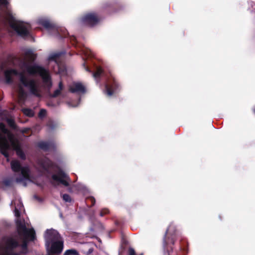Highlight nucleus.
I'll return each instance as SVG.
<instances>
[{"instance_id": "14", "label": "nucleus", "mask_w": 255, "mask_h": 255, "mask_svg": "<svg viewBox=\"0 0 255 255\" xmlns=\"http://www.w3.org/2000/svg\"><path fill=\"white\" fill-rule=\"evenodd\" d=\"M38 23L46 28H49L52 27V24L47 19L41 18L38 20Z\"/></svg>"}, {"instance_id": "17", "label": "nucleus", "mask_w": 255, "mask_h": 255, "mask_svg": "<svg viewBox=\"0 0 255 255\" xmlns=\"http://www.w3.org/2000/svg\"><path fill=\"white\" fill-rule=\"evenodd\" d=\"M6 121L8 125L12 128H15V125L14 123V120L12 118H6Z\"/></svg>"}, {"instance_id": "3", "label": "nucleus", "mask_w": 255, "mask_h": 255, "mask_svg": "<svg viewBox=\"0 0 255 255\" xmlns=\"http://www.w3.org/2000/svg\"><path fill=\"white\" fill-rule=\"evenodd\" d=\"M0 149L1 153L5 157H8L11 152L15 150L17 155L24 159L25 155L20 148L19 141L6 128L3 124H0Z\"/></svg>"}, {"instance_id": "12", "label": "nucleus", "mask_w": 255, "mask_h": 255, "mask_svg": "<svg viewBox=\"0 0 255 255\" xmlns=\"http://www.w3.org/2000/svg\"><path fill=\"white\" fill-rule=\"evenodd\" d=\"M61 55L60 53H54L50 55L49 56V60L50 61H54L56 64L57 65V66L59 67V65L58 64V61L59 59V57Z\"/></svg>"}, {"instance_id": "11", "label": "nucleus", "mask_w": 255, "mask_h": 255, "mask_svg": "<svg viewBox=\"0 0 255 255\" xmlns=\"http://www.w3.org/2000/svg\"><path fill=\"white\" fill-rule=\"evenodd\" d=\"M38 164L44 170L47 171H48L49 168L52 166L51 161L47 158L39 160Z\"/></svg>"}, {"instance_id": "19", "label": "nucleus", "mask_w": 255, "mask_h": 255, "mask_svg": "<svg viewBox=\"0 0 255 255\" xmlns=\"http://www.w3.org/2000/svg\"><path fill=\"white\" fill-rule=\"evenodd\" d=\"M22 112L24 115L29 117H32L33 115V111L29 109H23Z\"/></svg>"}, {"instance_id": "23", "label": "nucleus", "mask_w": 255, "mask_h": 255, "mask_svg": "<svg viewBox=\"0 0 255 255\" xmlns=\"http://www.w3.org/2000/svg\"><path fill=\"white\" fill-rule=\"evenodd\" d=\"M128 255H135V252L132 248H130L128 250Z\"/></svg>"}, {"instance_id": "21", "label": "nucleus", "mask_w": 255, "mask_h": 255, "mask_svg": "<svg viewBox=\"0 0 255 255\" xmlns=\"http://www.w3.org/2000/svg\"><path fill=\"white\" fill-rule=\"evenodd\" d=\"M62 198H63V199L65 202H70L71 201V198H70V196L69 195H68V194H63V196H62Z\"/></svg>"}, {"instance_id": "25", "label": "nucleus", "mask_w": 255, "mask_h": 255, "mask_svg": "<svg viewBox=\"0 0 255 255\" xmlns=\"http://www.w3.org/2000/svg\"><path fill=\"white\" fill-rule=\"evenodd\" d=\"M171 226L169 227V228L167 230L166 232V234L171 233Z\"/></svg>"}, {"instance_id": "30", "label": "nucleus", "mask_w": 255, "mask_h": 255, "mask_svg": "<svg viewBox=\"0 0 255 255\" xmlns=\"http://www.w3.org/2000/svg\"><path fill=\"white\" fill-rule=\"evenodd\" d=\"M119 255H121L120 254H119Z\"/></svg>"}, {"instance_id": "2", "label": "nucleus", "mask_w": 255, "mask_h": 255, "mask_svg": "<svg viewBox=\"0 0 255 255\" xmlns=\"http://www.w3.org/2000/svg\"><path fill=\"white\" fill-rule=\"evenodd\" d=\"M11 205L14 207L18 238H3L0 244V255H24L27 252V242L33 241L35 238V232L33 228H28V223L19 219L23 207L21 200L15 199L11 202Z\"/></svg>"}, {"instance_id": "5", "label": "nucleus", "mask_w": 255, "mask_h": 255, "mask_svg": "<svg viewBox=\"0 0 255 255\" xmlns=\"http://www.w3.org/2000/svg\"><path fill=\"white\" fill-rule=\"evenodd\" d=\"M45 245L49 252V255L60 254L63 249V242L57 231L48 229L44 235Z\"/></svg>"}, {"instance_id": "13", "label": "nucleus", "mask_w": 255, "mask_h": 255, "mask_svg": "<svg viewBox=\"0 0 255 255\" xmlns=\"http://www.w3.org/2000/svg\"><path fill=\"white\" fill-rule=\"evenodd\" d=\"M36 57V54L31 50H27L25 53V59L26 60L32 61Z\"/></svg>"}, {"instance_id": "15", "label": "nucleus", "mask_w": 255, "mask_h": 255, "mask_svg": "<svg viewBox=\"0 0 255 255\" xmlns=\"http://www.w3.org/2000/svg\"><path fill=\"white\" fill-rule=\"evenodd\" d=\"M51 146L50 144L46 142L42 141L38 143L39 147L45 150H48Z\"/></svg>"}, {"instance_id": "27", "label": "nucleus", "mask_w": 255, "mask_h": 255, "mask_svg": "<svg viewBox=\"0 0 255 255\" xmlns=\"http://www.w3.org/2000/svg\"><path fill=\"white\" fill-rule=\"evenodd\" d=\"M90 200L91 201L92 204L94 205L95 202V200L93 198H90Z\"/></svg>"}, {"instance_id": "6", "label": "nucleus", "mask_w": 255, "mask_h": 255, "mask_svg": "<svg viewBox=\"0 0 255 255\" xmlns=\"http://www.w3.org/2000/svg\"><path fill=\"white\" fill-rule=\"evenodd\" d=\"M10 164L12 171L20 173L19 177L15 179L17 183L25 186L32 181V177L28 166L22 167L19 162L16 160H12Z\"/></svg>"}, {"instance_id": "22", "label": "nucleus", "mask_w": 255, "mask_h": 255, "mask_svg": "<svg viewBox=\"0 0 255 255\" xmlns=\"http://www.w3.org/2000/svg\"><path fill=\"white\" fill-rule=\"evenodd\" d=\"M46 110H45L44 109H42L40 111L38 115H39V118H43L46 116Z\"/></svg>"}, {"instance_id": "29", "label": "nucleus", "mask_w": 255, "mask_h": 255, "mask_svg": "<svg viewBox=\"0 0 255 255\" xmlns=\"http://www.w3.org/2000/svg\"><path fill=\"white\" fill-rule=\"evenodd\" d=\"M78 105V104H77V105H72L71 106H72V107H77Z\"/></svg>"}, {"instance_id": "24", "label": "nucleus", "mask_w": 255, "mask_h": 255, "mask_svg": "<svg viewBox=\"0 0 255 255\" xmlns=\"http://www.w3.org/2000/svg\"><path fill=\"white\" fill-rule=\"evenodd\" d=\"M83 54H85L86 56H89L90 55V51L89 50H83Z\"/></svg>"}, {"instance_id": "28", "label": "nucleus", "mask_w": 255, "mask_h": 255, "mask_svg": "<svg viewBox=\"0 0 255 255\" xmlns=\"http://www.w3.org/2000/svg\"><path fill=\"white\" fill-rule=\"evenodd\" d=\"M85 69L86 70V71L90 72V70H89V69H88V68H87V67H85Z\"/></svg>"}, {"instance_id": "1", "label": "nucleus", "mask_w": 255, "mask_h": 255, "mask_svg": "<svg viewBox=\"0 0 255 255\" xmlns=\"http://www.w3.org/2000/svg\"><path fill=\"white\" fill-rule=\"evenodd\" d=\"M20 69V73L14 69L7 70L4 72L5 78L8 83L12 82L15 77H19L17 92L19 103H22L26 97V93L22 86L27 88L32 94L37 97L41 96L42 87L38 82L32 78V76H40L42 79L44 87L48 90L51 87L52 84L49 72L42 67L23 62Z\"/></svg>"}, {"instance_id": "10", "label": "nucleus", "mask_w": 255, "mask_h": 255, "mask_svg": "<svg viewBox=\"0 0 255 255\" xmlns=\"http://www.w3.org/2000/svg\"><path fill=\"white\" fill-rule=\"evenodd\" d=\"M118 84L114 81L113 84L110 83H107L105 86L106 93L109 96H111L114 93L117 91V87Z\"/></svg>"}, {"instance_id": "18", "label": "nucleus", "mask_w": 255, "mask_h": 255, "mask_svg": "<svg viewBox=\"0 0 255 255\" xmlns=\"http://www.w3.org/2000/svg\"><path fill=\"white\" fill-rule=\"evenodd\" d=\"M77 251L74 249L68 250L65 253L64 255H78Z\"/></svg>"}, {"instance_id": "20", "label": "nucleus", "mask_w": 255, "mask_h": 255, "mask_svg": "<svg viewBox=\"0 0 255 255\" xmlns=\"http://www.w3.org/2000/svg\"><path fill=\"white\" fill-rule=\"evenodd\" d=\"M102 69L101 68H98L97 71L93 74V76L95 78H98L102 74Z\"/></svg>"}, {"instance_id": "4", "label": "nucleus", "mask_w": 255, "mask_h": 255, "mask_svg": "<svg viewBox=\"0 0 255 255\" xmlns=\"http://www.w3.org/2000/svg\"><path fill=\"white\" fill-rule=\"evenodd\" d=\"M0 6L3 9L4 22L8 24L10 28L19 35L21 36L27 35L29 33L30 25L27 23L17 20L15 18L9 7L7 0H0Z\"/></svg>"}, {"instance_id": "26", "label": "nucleus", "mask_w": 255, "mask_h": 255, "mask_svg": "<svg viewBox=\"0 0 255 255\" xmlns=\"http://www.w3.org/2000/svg\"><path fill=\"white\" fill-rule=\"evenodd\" d=\"M107 212H108V210H104L102 212H101L100 215L101 216H103L104 215V214H106Z\"/></svg>"}, {"instance_id": "8", "label": "nucleus", "mask_w": 255, "mask_h": 255, "mask_svg": "<svg viewBox=\"0 0 255 255\" xmlns=\"http://www.w3.org/2000/svg\"><path fill=\"white\" fill-rule=\"evenodd\" d=\"M81 21L84 24L93 26L99 22V18L95 13H89L82 18Z\"/></svg>"}, {"instance_id": "16", "label": "nucleus", "mask_w": 255, "mask_h": 255, "mask_svg": "<svg viewBox=\"0 0 255 255\" xmlns=\"http://www.w3.org/2000/svg\"><path fill=\"white\" fill-rule=\"evenodd\" d=\"M63 88V85L61 82L59 83V87L58 89L55 90L54 93L52 95V97H56L60 95L61 91L62 90Z\"/></svg>"}, {"instance_id": "7", "label": "nucleus", "mask_w": 255, "mask_h": 255, "mask_svg": "<svg viewBox=\"0 0 255 255\" xmlns=\"http://www.w3.org/2000/svg\"><path fill=\"white\" fill-rule=\"evenodd\" d=\"M52 179L53 184H62L65 186L69 185V177L61 171H59L56 174H53Z\"/></svg>"}, {"instance_id": "9", "label": "nucleus", "mask_w": 255, "mask_h": 255, "mask_svg": "<svg viewBox=\"0 0 255 255\" xmlns=\"http://www.w3.org/2000/svg\"><path fill=\"white\" fill-rule=\"evenodd\" d=\"M69 90L72 93H82L85 92V88L81 83L74 82L70 86Z\"/></svg>"}]
</instances>
